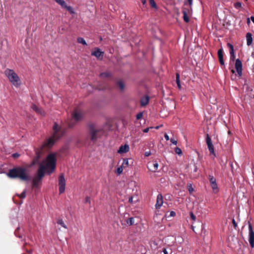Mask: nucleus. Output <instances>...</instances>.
<instances>
[{"label":"nucleus","instance_id":"obj_1","mask_svg":"<svg viewBox=\"0 0 254 254\" xmlns=\"http://www.w3.org/2000/svg\"><path fill=\"white\" fill-rule=\"evenodd\" d=\"M56 161V154L53 153L49 154L47 158L40 163L37 172L33 179V187H37L39 185L46 173L51 175L55 171Z\"/></svg>","mask_w":254,"mask_h":254},{"label":"nucleus","instance_id":"obj_2","mask_svg":"<svg viewBox=\"0 0 254 254\" xmlns=\"http://www.w3.org/2000/svg\"><path fill=\"white\" fill-rule=\"evenodd\" d=\"M53 135L45 142L40 147L35 149L36 156L33 159L30 167L39 163V159L44 154L46 150L51 147L56 140L61 137L64 132L62 129V127L57 123H55L53 127Z\"/></svg>","mask_w":254,"mask_h":254},{"label":"nucleus","instance_id":"obj_3","mask_svg":"<svg viewBox=\"0 0 254 254\" xmlns=\"http://www.w3.org/2000/svg\"><path fill=\"white\" fill-rule=\"evenodd\" d=\"M7 175L11 178H19L23 181L29 180L27 169L23 167H16L9 171Z\"/></svg>","mask_w":254,"mask_h":254},{"label":"nucleus","instance_id":"obj_4","mask_svg":"<svg viewBox=\"0 0 254 254\" xmlns=\"http://www.w3.org/2000/svg\"><path fill=\"white\" fill-rule=\"evenodd\" d=\"M4 74L10 83L15 87L18 88L21 86L22 84L21 79L13 69L6 68L4 71Z\"/></svg>","mask_w":254,"mask_h":254},{"label":"nucleus","instance_id":"obj_5","mask_svg":"<svg viewBox=\"0 0 254 254\" xmlns=\"http://www.w3.org/2000/svg\"><path fill=\"white\" fill-rule=\"evenodd\" d=\"M208 180L213 193L214 194H217L219 192L220 190L216 183V179L212 175H209L208 176Z\"/></svg>","mask_w":254,"mask_h":254},{"label":"nucleus","instance_id":"obj_6","mask_svg":"<svg viewBox=\"0 0 254 254\" xmlns=\"http://www.w3.org/2000/svg\"><path fill=\"white\" fill-rule=\"evenodd\" d=\"M66 181L63 174H61L58 178L59 193L62 194L65 191Z\"/></svg>","mask_w":254,"mask_h":254},{"label":"nucleus","instance_id":"obj_7","mask_svg":"<svg viewBox=\"0 0 254 254\" xmlns=\"http://www.w3.org/2000/svg\"><path fill=\"white\" fill-rule=\"evenodd\" d=\"M248 240L251 247L253 248L254 247V232L253 227L250 222H249V238Z\"/></svg>","mask_w":254,"mask_h":254},{"label":"nucleus","instance_id":"obj_8","mask_svg":"<svg viewBox=\"0 0 254 254\" xmlns=\"http://www.w3.org/2000/svg\"><path fill=\"white\" fill-rule=\"evenodd\" d=\"M206 144L208 147V148L209 149V151L210 152V154H212L214 155V156H215V152H214V149L213 145L212 144V142L211 141V139L208 134H207L206 137Z\"/></svg>","mask_w":254,"mask_h":254},{"label":"nucleus","instance_id":"obj_9","mask_svg":"<svg viewBox=\"0 0 254 254\" xmlns=\"http://www.w3.org/2000/svg\"><path fill=\"white\" fill-rule=\"evenodd\" d=\"M147 168L150 171L155 172L158 168V163L156 161L149 162L148 163Z\"/></svg>","mask_w":254,"mask_h":254},{"label":"nucleus","instance_id":"obj_10","mask_svg":"<svg viewBox=\"0 0 254 254\" xmlns=\"http://www.w3.org/2000/svg\"><path fill=\"white\" fill-rule=\"evenodd\" d=\"M235 68L239 76H241L242 75V64L239 59L236 60Z\"/></svg>","mask_w":254,"mask_h":254},{"label":"nucleus","instance_id":"obj_11","mask_svg":"<svg viewBox=\"0 0 254 254\" xmlns=\"http://www.w3.org/2000/svg\"><path fill=\"white\" fill-rule=\"evenodd\" d=\"M163 203V196L161 194H158L157 196L156 203L155 207L157 209H159L162 206Z\"/></svg>","mask_w":254,"mask_h":254},{"label":"nucleus","instance_id":"obj_12","mask_svg":"<svg viewBox=\"0 0 254 254\" xmlns=\"http://www.w3.org/2000/svg\"><path fill=\"white\" fill-rule=\"evenodd\" d=\"M129 150V146L128 144H125L121 145L118 149L117 152L119 154H124L127 153Z\"/></svg>","mask_w":254,"mask_h":254},{"label":"nucleus","instance_id":"obj_13","mask_svg":"<svg viewBox=\"0 0 254 254\" xmlns=\"http://www.w3.org/2000/svg\"><path fill=\"white\" fill-rule=\"evenodd\" d=\"M72 117L75 121H78L82 118L83 114L81 111H75L72 114Z\"/></svg>","mask_w":254,"mask_h":254},{"label":"nucleus","instance_id":"obj_14","mask_svg":"<svg viewBox=\"0 0 254 254\" xmlns=\"http://www.w3.org/2000/svg\"><path fill=\"white\" fill-rule=\"evenodd\" d=\"M90 127V137L91 140H94L97 138V133L98 130L95 128L93 125H91Z\"/></svg>","mask_w":254,"mask_h":254},{"label":"nucleus","instance_id":"obj_15","mask_svg":"<svg viewBox=\"0 0 254 254\" xmlns=\"http://www.w3.org/2000/svg\"><path fill=\"white\" fill-rule=\"evenodd\" d=\"M91 55L99 59L102 58L103 52H101L99 48H96L95 49L94 51L92 52Z\"/></svg>","mask_w":254,"mask_h":254},{"label":"nucleus","instance_id":"obj_16","mask_svg":"<svg viewBox=\"0 0 254 254\" xmlns=\"http://www.w3.org/2000/svg\"><path fill=\"white\" fill-rule=\"evenodd\" d=\"M218 57L219 59V62L221 65H224V61L223 60V49H220L218 51Z\"/></svg>","mask_w":254,"mask_h":254},{"label":"nucleus","instance_id":"obj_17","mask_svg":"<svg viewBox=\"0 0 254 254\" xmlns=\"http://www.w3.org/2000/svg\"><path fill=\"white\" fill-rule=\"evenodd\" d=\"M149 100V97L148 96H145L142 97L140 100L141 106H146L148 103Z\"/></svg>","mask_w":254,"mask_h":254},{"label":"nucleus","instance_id":"obj_18","mask_svg":"<svg viewBox=\"0 0 254 254\" xmlns=\"http://www.w3.org/2000/svg\"><path fill=\"white\" fill-rule=\"evenodd\" d=\"M247 44L248 46H250L253 42L252 34L250 33H248L246 34Z\"/></svg>","mask_w":254,"mask_h":254},{"label":"nucleus","instance_id":"obj_19","mask_svg":"<svg viewBox=\"0 0 254 254\" xmlns=\"http://www.w3.org/2000/svg\"><path fill=\"white\" fill-rule=\"evenodd\" d=\"M31 108L34 111L36 112L37 113L40 114L42 115H45V114L44 112L42 111V110L36 105H32Z\"/></svg>","mask_w":254,"mask_h":254},{"label":"nucleus","instance_id":"obj_20","mask_svg":"<svg viewBox=\"0 0 254 254\" xmlns=\"http://www.w3.org/2000/svg\"><path fill=\"white\" fill-rule=\"evenodd\" d=\"M63 8H65L66 10H67L70 14L74 13L73 9L70 6L67 5L66 4H65V6L63 7Z\"/></svg>","mask_w":254,"mask_h":254},{"label":"nucleus","instance_id":"obj_21","mask_svg":"<svg viewBox=\"0 0 254 254\" xmlns=\"http://www.w3.org/2000/svg\"><path fill=\"white\" fill-rule=\"evenodd\" d=\"M234 7L240 10L242 8V3L240 2H237L234 3Z\"/></svg>","mask_w":254,"mask_h":254},{"label":"nucleus","instance_id":"obj_22","mask_svg":"<svg viewBox=\"0 0 254 254\" xmlns=\"http://www.w3.org/2000/svg\"><path fill=\"white\" fill-rule=\"evenodd\" d=\"M149 2L152 8L157 9V6L154 0H149Z\"/></svg>","mask_w":254,"mask_h":254},{"label":"nucleus","instance_id":"obj_23","mask_svg":"<svg viewBox=\"0 0 254 254\" xmlns=\"http://www.w3.org/2000/svg\"><path fill=\"white\" fill-rule=\"evenodd\" d=\"M55 1L60 5L63 8L65 6L66 3L64 0H55Z\"/></svg>","mask_w":254,"mask_h":254},{"label":"nucleus","instance_id":"obj_24","mask_svg":"<svg viewBox=\"0 0 254 254\" xmlns=\"http://www.w3.org/2000/svg\"><path fill=\"white\" fill-rule=\"evenodd\" d=\"M123 166L124 168H125L127 167L128 166V160L127 159H124L122 165H121Z\"/></svg>","mask_w":254,"mask_h":254},{"label":"nucleus","instance_id":"obj_25","mask_svg":"<svg viewBox=\"0 0 254 254\" xmlns=\"http://www.w3.org/2000/svg\"><path fill=\"white\" fill-rule=\"evenodd\" d=\"M77 41L78 43H81V44H83V45H87V43H86V41L82 38H81V37L78 38Z\"/></svg>","mask_w":254,"mask_h":254},{"label":"nucleus","instance_id":"obj_26","mask_svg":"<svg viewBox=\"0 0 254 254\" xmlns=\"http://www.w3.org/2000/svg\"><path fill=\"white\" fill-rule=\"evenodd\" d=\"M134 218L133 217H130L127 220V223L129 226L132 225L134 224Z\"/></svg>","mask_w":254,"mask_h":254},{"label":"nucleus","instance_id":"obj_27","mask_svg":"<svg viewBox=\"0 0 254 254\" xmlns=\"http://www.w3.org/2000/svg\"><path fill=\"white\" fill-rule=\"evenodd\" d=\"M118 85L120 89L121 90H123L124 89V88H125V85H124V83L123 81H119L118 82Z\"/></svg>","mask_w":254,"mask_h":254},{"label":"nucleus","instance_id":"obj_28","mask_svg":"<svg viewBox=\"0 0 254 254\" xmlns=\"http://www.w3.org/2000/svg\"><path fill=\"white\" fill-rule=\"evenodd\" d=\"M188 15L189 14H187L186 13L183 12V19L186 22H189L190 21Z\"/></svg>","mask_w":254,"mask_h":254},{"label":"nucleus","instance_id":"obj_29","mask_svg":"<svg viewBox=\"0 0 254 254\" xmlns=\"http://www.w3.org/2000/svg\"><path fill=\"white\" fill-rule=\"evenodd\" d=\"M188 190L190 192V193H192L193 191H194V189L192 186V185L191 184H189L188 185Z\"/></svg>","mask_w":254,"mask_h":254},{"label":"nucleus","instance_id":"obj_30","mask_svg":"<svg viewBox=\"0 0 254 254\" xmlns=\"http://www.w3.org/2000/svg\"><path fill=\"white\" fill-rule=\"evenodd\" d=\"M230 54L231 60L234 61L235 59V56L234 50H232L230 51Z\"/></svg>","mask_w":254,"mask_h":254},{"label":"nucleus","instance_id":"obj_31","mask_svg":"<svg viewBox=\"0 0 254 254\" xmlns=\"http://www.w3.org/2000/svg\"><path fill=\"white\" fill-rule=\"evenodd\" d=\"M123 169H124V168L123 167V166H121L119 167L116 170L117 173L118 175H120L122 173V172L123 171Z\"/></svg>","mask_w":254,"mask_h":254},{"label":"nucleus","instance_id":"obj_32","mask_svg":"<svg viewBox=\"0 0 254 254\" xmlns=\"http://www.w3.org/2000/svg\"><path fill=\"white\" fill-rule=\"evenodd\" d=\"M57 223L58 224L60 225L61 226H62L64 228H65V229L67 228L66 226L65 225V224H64V223L63 222V221L62 220H59L57 222Z\"/></svg>","mask_w":254,"mask_h":254},{"label":"nucleus","instance_id":"obj_33","mask_svg":"<svg viewBox=\"0 0 254 254\" xmlns=\"http://www.w3.org/2000/svg\"><path fill=\"white\" fill-rule=\"evenodd\" d=\"M175 151L176 154L181 155L182 154V151L181 149L179 147H176L175 149Z\"/></svg>","mask_w":254,"mask_h":254},{"label":"nucleus","instance_id":"obj_34","mask_svg":"<svg viewBox=\"0 0 254 254\" xmlns=\"http://www.w3.org/2000/svg\"><path fill=\"white\" fill-rule=\"evenodd\" d=\"M110 75H111V73L109 72H103V73H101L100 74V76L103 77H108V76H110Z\"/></svg>","mask_w":254,"mask_h":254},{"label":"nucleus","instance_id":"obj_35","mask_svg":"<svg viewBox=\"0 0 254 254\" xmlns=\"http://www.w3.org/2000/svg\"><path fill=\"white\" fill-rule=\"evenodd\" d=\"M143 117V113L142 112H140L138 114H137L136 115V119L137 120H140Z\"/></svg>","mask_w":254,"mask_h":254},{"label":"nucleus","instance_id":"obj_36","mask_svg":"<svg viewBox=\"0 0 254 254\" xmlns=\"http://www.w3.org/2000/svg\"><path fill=\"white\" fill-rule=\"evenodd\" d=\"M185 12L187 13V14H190V10L189 9H187L186 8H184L183 10V13Z\"/></svg>","mask_w":254,"mask_h":254},{"label":"nucleus","instance_id":"obj_37","mask_svg":"<svg viewBox=\"0 0 254 254\" xmlns=\"http://www.w3.org/2000/svg\"><path fill=\"white\" fill-rule=\"evenodd\" d=\"M26 196V191L25 190H24L20 195H19V197L21 198H25Z\"/></svg>","mask_w":254,"mask_h":254},{"label":"nucleus","instance_id":"obj_38","mask_svg":"<svg viewBox=\"0 0 254 254\" xmlns=\"http://www.w3.org/2000/svg\"><path fill=\"white\" fill-rule=\"evenodd\" d=\"M170 141L172 143V144H173L174 145H177V140H175L174 138H171L170 139Z\"/></svg>","mask_w":254,"mask_h":254},{"label":"nucleus","instance_id":"obj_39","mask_svg":"<svg viewBox=\"0 0 254 254\" xmlns=\"http://www.w3.org/2000/svg\"><path fill=\"white\" fill-rule=\"evenodd\" d=\"M176 82L177 84H179V83H180V76L178 73H177L176 74Z\"/></svg>","mask_w":254,"mask_h":254},{"label":"nucleus","instance_id":"obj_40","mask_svg":"<svg viewBox=\"0 0 254 254\" xmlns=\"http://www.w3.org/2000/svg\"><path fill=\"white\" fill-rule=\"evenodd\" d=\"M190 218L192 219L193 221L195 220L196 217H195V215L193 214L192 212L190 213Z\"/></svg>","mask_w":254,"mask_h":254},{"label":"nucleus","instance_id":"obj_41","mask_svg":"<svg viewBox=\"0 0 254 254\" xmlns=\"http://www.w3.org/2000/svg\"><path fill=\"white\" fill-rule=\"evenodd\" d=\"M175 216H176L175 212H174L173 211H171L170 213V215H169V217H174Z\"/></svg>","mask_w":254,"mask_h":254},{"label":"nucleus","instance_id":"obj_42","mask_svg":"<svg viewBox=\"0 0 254 254\" xmlns=\"http://www.w3.org/2000/svg\"><path fill=\"white\" fill-rule=\"evenodd\" d=\"M232 224L234 227V228L235 229H236L237 227V224L236 223V222L235 221V219H233L232 220Z\"/></svg>","mask_w":254,"mask_h":254},{"label":"nucleus","instance_id":"obj_43","mask_svg":"<svg viewBox=\"0 0 254 254\" xmlns=\"http://www.w3.org/2000/svg\"><path fill=\"white\" fill-rule=\"evenodd\" d=\"M19 156V154L18 153H15L12 154V157L14 158H17Z\"/></svg>","mask_w":254,"mask_h":254},{"label":"nucleus","instance_id":"obj_44","mask_svg":"<svg viewBox=\"0 0 254 254\" xmlns=\"http://www.w3.org/2000/svg\"><path fill=\"white\" fill-rule=\"evenodd\" d=\"M85 202L87 203H90V198L88 196L86 197L85 198Z\"/></svg>","mask_w":254,"mask_h":254},{"label":"nucleus","instance_id":"obj_45","mask_svg":"<svg viewBox=\"0 0 254 254\" xmlns=\"http://www.w3.org/2000/svg\"><path fill=\"white\" fill-rule=\"evenodd\" d=\"M133 196H131L129 198L128 201L129 203H133Z\"/></svg>","mask_w":254,"mask_h":254},{"label":"nucleus","instance_id":"obj_46","mask_svg":"<svg viewBox=\"0 0 254 254\" xmlns=\"http://www.w3.org/2000/svg\"><path fill=\"white\" fill-rule=\"evenodd\" d=\"M164 137L166 140H169L170 139L169 136L167 133L164 134Z\"/></svg>","mask_w":254,"mask_h":254},{"label":"nucleus","instance_id":"obj_47","mask_svg":"<svg viewBox=\"0 0 254 254\" xmlns=\"http://www.w3.org/2000/svg\"><path fill=\"white\" fill-rule=\"evenodd\" d=\"M228 46L230 48V50H234L233 46L230 43L227 44Z\"/></svg>","mask_w":254,"mask_h":254},{"label":"nucleus","instance_id":"obj_48","mask_svg":"<svg viewBox=\"0 0 254 254\" xmlns=\"http://www.w3.org/2000/svg\"><path fill=\"white\" fill-rule=\"evenodd\" d=\"M74 125V123H72L71 122V123H68V125L69 127H72Z\"/></svg>","mask_w":254,"mask_h":254},{"label":"nucleus","instance_id":"obj_49","mask_svg":"<svg viewBox=\"0 0 254 254\" xmlns=\"http://www.w3.org/2000/svg\"><path fill=\"white\" fill-rule=\"evenodd\" d=\"M149 129H150L149 127H147V128L144 129L143 131L145 133L148 132L149 130Z\"/></svg>","mask_w":254,"mask_h":254},{"label":"nucleus","instance_id":"obj_50","mask_svg":"<svg viewBox=\"0 0 254 254\" xmlns=\"http://www.w3.org/2000/svg\"><path fill=\"white\" fill-rule=\"evenodd\" d=\"M188 1L190 7H191L192 4L193 0H188Z\"/></svg>","mask_w":254,"mask_h":254},{"label":"nucleus","instance_id":"obj_51","mask_svg":"<svg viewBox=\"0 0 254 254\" xmlns=\"http://www.w3.org/2000/svg\"><path fill=\"white\" fill-rule=\"evenodd\" d=\"M163 252L164 254H168V253L167 250L165 248L163 249Z\"/></svg>","mask_w":254,"mask_h":254},{"label":"nucleus","instance_id":"obj_52","mask_svg":"<svg viewBox=\"0 0 254 254\" xmlns=\"http://www.w3.org/2000/svg\"><path fill=\"white\" fill-rule=\"evenodd\" d=\"M250 19H251V18H248L247 19V23L249 25L250 23Z\"/></svg>","mask_w":254,"mask_h":254},{"label":"nucleus","instance_id":"obj_53","mask_svg":"<svg viewBox=\"0 0 254 254\" xmlns=\"http://www.w3.org/2000/svg\"><path fill=\"white\" fill-rule=\"evenodd\" d=\"M141 2H142L143 5H145L146 2V0H141Z\"/></svg>","mask_w":254,"mask_h":254},{"label":"nucleus","instance_id":"obj_54","mask_svg":"<svg viewBox=\"0 0 254 254\" xmlns=\"http://www.w3.org/2000/svg\"><path fill=\"white\" fill-rule=\"evenodd\" d=\"M197 170V168L196 167V166H194V172H196Z\"/></svg>","mask_w":254,"mask_h":254},{"label":"nucleus","instance_id":"obj_55","mask_svg":"<svg viewBox=\"0 0 254 254\" xmlns=\"http://www.w3.org/2000/svg\"><path fill=\"white\" fill-rule=\"evenodd\" d=\"M150 154V153H148V152H146L145 153V156H148Z\"/></svg>","mask_w":254,"mask_h":254},{"label":"nucleus","instance_id":"obj_56","mask_svg":"<svg viewBox=\"0 0 254 254\" xmlns=\"http://www.w3.org/2000/svg\"><path fill=\"white\" fill-rule=\"evenodd\" d=\"M177 85H178V87H179V89H181V84H180V83H179V84H177Z\"/></svg>","mask_w":254,"mask_h":254},{"label":"nucleus","instance_id":"obj_57","mask_svg":"<svg viewBox=\"0 0 254 254\" xmlns=\"http://www.w3.org/2000/svg\"><path fill=\"white\" fill-rule=\"evenodd\" d=\"M231 71H232L233 73L235 72V71H234V69H232V70H231Z\"/></svg>","mask_w":254,"mask_h":254},{"label":"nucleus","instance_id":"obj_58","mask_svg":"<svg viewBox=\"0 0 254 254\" xmlns=\"http://www.w3.org/2000/svg\"><path fill=\"white\" fill-rule=\"evenodd\" d=\"M156 129H158L159 128V126H157L156 127H155Z\"/></svg>","mask_w":254,"mask_h":254}]
</instances>
